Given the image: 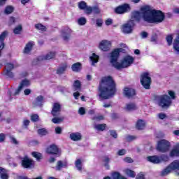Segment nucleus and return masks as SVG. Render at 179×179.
<instances>
[{"instance_id": "obj_1", "label": "nucleus", "mask_w": 179, "mask_h": 179, "mask_svg": "<svg viewBox=\"0 0 179 179\" xmlns=\"http://www.w3.org/2000/svg\"><path fill=\"white\" fill-rule=\"evenodd\" d=\"M141 12H132L131 19L136 22H141L142 17L143 20L147 23H162L164 20V13L161 10L153 9V7L150 6H143L141 8Z\"/></svg>"}, {"instance_id": "obj_2", "label": "nucleus", "mask_w": 179, "mask_h": 179, "mask_svg": "<svg viewBox=\"0 0 179 179\" xmlns=\"http://www.w3.org/2000/svg\"><path fill=\"white\" fill-rule=\"evenodd\" d=\"M99 90L100 92L99 97L108 100L115 94V83L112 76L103 77L99 85Z\"/></svg>"}, {"instance_id": "obj_3", "label": "nucleus", "mask_w": 179, "mask_h": 179, "mask_svg": "<svg viewBox=\"0 0 179 179\" xmlns=\"http://www.w3.org/2000/svg\"><path fill=\"white\" fill-rule=\"evenodd\" d=\"M122 51V48H117L115 49L110 53V62L112 66L117 70L131 66V64H134V61H135V59L132 56L128 55L124 57L120 63L118 62V57H120V52Z\"/></svg>"}, {"instance_id": "obj_4", "label": "nucleus", "mask_w": 179, "mask_h": 179, "mask_svg": "<svg viewBox=\"0 0 179 179\" xmlns=\"http://www.w3.org/2000/svg\"><path fill=\"white\" fill-rule=\"evenodd\" d=\"M172 103L171 99L167 94L158 96V104L162 108H169Z\"/></svg>"}, {"instance_id": "obj_5", "label": "nucleus", "mask_w": 179, "mask_h": 179, "mask_svg": "<svg viewBox=\"0 0 179 179\" xmlns=\"http://www.w3.org/2000/svg\"><path fill=\"white\" fill-rule=\"evenodd\" d=\"M157 150L161 153H166L170 150V142L166 140H161L158 141Z\"/></svg>"}, {"instance_id": "obj_6", "label": "nucleus", "mask_w": 179, "mask_h": 179, "mask_svg": "<svg viewBox=\"0 0 179 179\" xmlns=\"http://www.w3.org/2000/svg\"><path fill=\"white\" fill-rule=\"evenodd\" d=\"M134 27L135 22H134V20H130L122 26L121 30L124 34H131L134 30Z\"/></svg>"}, {"instance_id": "obj_7", "label": "nucleus", "mask_w": 179, "mask_h": 179, "mask_svg": "<svg viewBox=\"0 0 179 179\" xmlns=\"http://www.w3.org/2000/svg\"><path fill=\"white\" fill-rule=\"evenodd\" d=\"M141 83L145 89L150 88V83H152V78H150L148 73H144L141 75Z\"/></svg>"}, {"instance_id": "obj_8", "label": "nucleus", "mask_w": 179, "mask_h": 179, "mask_svg": "<svg viewBox=\"0 0 179 179\" xmlns=\"http://www.w3.org/2000/svg\"><path fill=\"white\" fill-rule=\"evenodd\" d=\"M15 69V65L13 64L7 63L5 66V70L3 74L7 78H10L11 79L15 78V74H13V71Z\"/></svg>"}, {"instance_id": "obj_9", "label": "nucleus", "mask_w": 179, "mask_h": 179, "mask_svg": "<svg viewBox=\"0 0 179 179\" xmlns=\"http://www.w3.org/2000/svg\"><path fill=\"white\" fill-rule=\"evenodd\" d=\"M46 152L48 155H55L57 157L61 156V151H59V148L55 144H52L46 149Z\"/></svg>"}, {"instance_id": "obj_10", "label": "nucleus", "mask_w": 179, "mask_h": 179, "mask_svg": "<svg viewBox=\"0 0 179 179\" xmlns=\"http://www.w3.org/2000/svg\"><path fill=\"white\" fill-rule=\"evenodd\" d=\"M99 48L101 51H110L111 50V42L107 40H103L99 43Z\"/></svg>"}, {"instance_id": "obj_11", "label": "nucleus", "mask_w": 179, "mask_h": 179, "mask_svg": "<svg viewBox=\"0 0 179 179\" xmlns=\"http://www.w3.org/2000/svg\"><path fill=\"white\" fill-rule=\"evenodd\" d=\"M72 34V29L66 27L61 31V37L64 41H69L71 40V35Z\"/></svg>"}, {"instance_id": "obj_12", "label": "nucleus", "mask_w": 179, "mask_h": 179, "mask_svg": "<svg viewBox=\"0 0 179 179\" xmlns=\"http://www.w3.org/2000/svg\"><path fill=\"white\" fill-rule=\"evenodd\" d=\"M129 10H131V6H129V4L125 3L116 8L115 12L119 15H122V13L129 12Z\"/></svg>"}, {"instance_id": "obj_13", "label": "nucleus", "mask_w": 179, "mask_h": 179, "mask_svg": "<svg viewBox=\"0 0 179 179\" xmlns=\"http://www.w3.org/2000/svg\"><path fill=\"white\" fill-rule=\"evenodd\" d=\"M34 165L33 159L29 158L27 155L22 159V166L24 169H31Z\"/></svg>"}, {"instance_id": "obj_14", "label": "nucleus", "mask_w": 179, "mask_h": 179, "mask_svg": "<svg viewBox=\"0 0 179 179\" xmlns=\"http://www.w3.org/2000/svg\"><path fill=\"white\" fill-rule=\"evenodd\" d=\"M51 114L53 117H59L61 115V104L58 103H53Z\"/></svg>"}, {"instance_id": "obj_15", "label": "nucleus", "mask_w": 179, "mask_h": 179, "mask_svg": "<svg viewBox=\"0 0 179 179\" xmlns=\"http://www.w3.org/2000/svg\"><path fill=\"white\" fill-rule=\"evenodd\" d=\"M57 53L55 52H50L45 55L39 56L37 59L38 61H48L50 59H54Z\"/></svg>"}, {"instance_id": "obj_16", "label": "nucleus", "mask_w": 179, "mask_h": 179, "mask_svg": "<svg viewBox=\"0 0 179 179\" xmlns=\"http://www.w3.org/2000/svg\"><path fill=\"white\" fill-rule=\"evenodd\" d=\"M30 86V80H27V79H24L23 80L19 87H18V89L15 90L14 94L15 96L19 94V93H20V91L22 90V89L24 88V87H27Z\"/></svg>"}, {"instance_id": "obj_17", "label": "nucleus", "mask_w": 179, "mask_h": 179, "mask_svg": "<svg viewBox=\"0 0 179 179\" xmlns=\"http://www.w3.org/2000/svg\"><path fill=\"white\" fill-rule=\"evenodd\" d=\"M124 94L128 99H132L134 96H136V91L133 88L125 87L124 90Z\"/></svg>"}, {"instance_id": "obj_18", "label": "nucleus", "mask_w": 179, "mask_h": 179, "mask_svg": "<svg viewBox=\"0 0 179 179\" xmlns=\"http://www.w3.org/2000/svg\"><path fill=\"white\" fill-rule=\"evenodd\" d=\"M34 107H43L44 104V96L39 95L34 100L32 103Z\"/></svg>"}, {"instance_id": "obj_19", "label": "nucleus", "mask_w": 179, "mask_h": 179, "mask_svg": "<svg viewBox=\"0 0 179 179\" xmlns=\"http://www.w3.org/2000/svg\"><path fill=\"white\" fill-rule=\"evenodd\" d=\"M33 47H34V41H31L28 42L23 50L24 54H30L31 50H33Z\"/></svg>"}, {"instance_id": "obj_20", "label": "nucleus", "mask_w": 179, "mask_h": 179, "mask_svg": "<svg viewBox=\"0 0 179 179\" xmlns=\"http://www.w3.org/2000/svg\"><path fill=\"white\" fill-rule=\"evenodd\" d=\"M66 167H68V162H66V160H64V161L59 160L57 162L56 170L57 171H61L62 168H66Z\"/></svg>"}, {"instance_id": "obj_21", "label": "nucleus", "mask_w": 179, "mask_h": 179, "mask_svg": "<svg viewBox=\"0 0 179 179\" xmlns=\"http://www.w3.org/2000/svg\"><path fill=\"white\" fill-rule=\"evenodd\" d=\"M148 162L153 163L154 164H159L160 163V157L157 155L148 156L147 157Z\"/></svg>"}, {"instance_id": "obj_22", "label": "nucleus", "mask_w": 179, "mask_h": 179, "mask_svg": "<svg viewBox=\"0 0 179 179\" xmlns=\"http://www.w3.org/2000/svg\"><path fill=\"white\" fill-rule=\"evenodd\" d=\"M70 139L75 142L82 140V134L79 132L72 133L70 134Z\"/></svg>"}, {"instance_id": "obj_23", "label": "nucleus", "mask_w": 179, "mask_h": 179, "mask_svg": "<svg viewBox=\"0 0 179 179\" xmlns=\"http://www.w3.org/2000/svg\"><path fill=\"white\" fill-rule=\"evenodd\" d=\"M145 127H146V122L143 120H138L136 123V128L139 131L142 129H145Z\"/></svg>"}, {"instance_id": "obj_24", "label": "nucleus", "mask_w": 179, "mask_h": 179, "mask_svg": "<svg viewBox=\"0 0 179 179\" xmlns=\"http://www.w3.org/2000/svg\"><path fill=\"white\" fill-rule=\"evenodd\" d=\"M138 108V106L135 103H129L126 104L125 110L127 111H135Z\"/></svg>"}, {"instance_id": "obj_25", "label": "nucleus", "mask_w": 179, "mask_h": 179, "mask_svg": "<svg viewBox=\"0 0 179 179\" xmlns=\"http://www.w3.org/2000/svg\"><path fill=\"white\" fill-rule=\"evenodd\" d=\"M53 117H54L52 119V122H53V124H61V122L65 120V117L64 116H61V115Z\"/></svg>"}, {"instance_id": "obj_26", "label": "nucleus", "mask_w": 179, "mask_h": 179, "mask_svg": "<svg viewBox=\"0 0 179 179\" xmlns=\"http://www.w3.org/2000/svg\"><path fill=\"white\" fill-rule=\"evenodd\" d=\"M0 178L1 179H8L9 178V174H8V171L1 167H0Z\"/></svg>"}, {"instance_id": "obj_27", "label": "nucleus", "mask_w": 179, "mask_h": 179, "mask_svg": "<svg viewBox=\"0 0 179 179\" xmlns=\"http://www.w3.org/2000/svg\"><path fill=\"white\" fill-rule=\"evenodd\" d=\"M71 69L73 72H80L82 69V64L80 62L75 63L71 66Z\"/></svg>"}, {"instance_id": "obj_28", "label": "nucleus", "mask_w": 179, "mask_h": 179, "mask_svg": "<svg viewBox=\"0 0 179 179\" xmlns=\"http://www.w3.org/2000/svg\"><path fill=\"white\" fill-rule=\"evenodd\" d=\"M173 48L177 52H179V31L177 33V36L174 40Z\"/></svg>"}, {"instance_id": "obj_29", "label": "nucleus", "mask_w": 179, "mask_h": 179, "mask_svg": "<svg viewBox=\"0 0 179 179\" xmlns=\"http://www.w3.org/2000/svg\"><path fill=\"white\" fill-rule=\"evenodd\" d=\"M99 55H96L95 53H93L92 56H90V59L92 62V65L94 66L95 64H97L99 62Z\"/></svg>"}, {"instance_id": "obj_30", "label": "nucleus", "mask_w": 179, "mask_h": 179, "mask_svg": "<svg viewBox=\"0 0 179 179\" xmlns=\"http://www.w3.org/2000/svg\"><path fill=\"white\" fill-rule=\"evenodd\" d=\"M75 166L78 171H82L83 170L82 159H77L75 162Z\"/></svg>"}, {"instance_id": "obj_31", "label": "nucleus", "mask_w": 179, "mask_h": 179, "mask_svg": "<svg viewBox=\"0 0 179 179\" xmlns=\"http://www.w3.org/2000/svg\"><path fill=\"white\" fill-rule=\"evenodd\" d=\"M81 87H82V84L80 83V81H79V80L74 81L73 89L76 91L78 92V90H80Z\"/></svg>"}, {"instance_id": "obj_32", "label": "nucleus", "mask_w": 179, "mask_h": 179, "mask_svg": "<svg viewBox=\"0 0 179 179\" xmlns=\"http://www.w3.org/2000/svg\"><path fill=\"white\" fill-rule=\"evenodd\" d=\"M103 162L106 169H107V170H110V165L108 164V163H110V157H108V156L103 157Z\"/></svg>"}, {"instance_id": "obj_33", "label": "nucleus", "mask_w": 179, "mask_h": 179, "mask_svg": "<svg viewBox=\"0 0 179 179\" xmlns=\"http://www.w3.org/2000/svg\"><path fill=\"white\" fill-rule=\"evenodd\" d=\"M13 10H15V8H13V6H8L6 7L4 13H6V15H10V13H13Z\"/></svg>"}, {"instance_id": "obj_34", "label": "nucleus", "mask_w": 179, "mask_h": 179, "mask_svg": "<svg viewBox=\"0 0 179 179\" xmlns=\"http://www.w3.org/2000/svg\"><path fill=\"white\" fill-rule=\"evenodd\" d=\"M125 174L128 176L129 177H131V178H135V172L131 169H126L124 170Z\"/></svg>"}, {"instance_id": "obj_35", "label": "nucleus", "mask_w": 179, "mask_h": 179, "mask_svg": "<svg viewBox=\"0 0 179 179\" xmlns=\"http://www.w3.org/2000/svg\"><path fill=\"white\" fill-rule=\"evenodd\" d=\"M66 71V65L62 66L59 67L57 70V75H62Z\"/></svg>"}, {"instance_id": "obj_36", "label": "nucleus", "mask_w": 179, "mask_h": 179, "mask_svg": "<svg viewBox=\"0 0 179 179\" xmlns=\"http://www.w3.org/2000/svg\"><path fill=\"white\" fill-rule=\"evenodd\" d=\"M171 157L179 156V148H174L170 152Z\"/></svg>"}, {"instance_id": "obj_37", "label": "nucleus", "mask_w": 179, "mask_h": 179, "mask_svg": "<svg viewBox=\"0 0 179 179\" xmlns=\"http://www.w3.org/2000/svg\"><path fill=\"white\" fill-rule=\"evenodd\" d=\"M94 128L96 129V131H104V129H106V124H95Z\"/></svg>"}, {"instance_id": "obj_38", "label": "nucleus", "mask_w": 179, "mask_h": 179, "mask_svg": "<svg viewBox=\"0 0 179 179\" xmlns=\"http://www.w3.org/2000/svg\"><path fill=\"white\" fill-rule=\"evenodd\" d=\"M38 135H41V136H44L45 135H48V131L45 129V128L39 129H38Z\"/></svg>"}, {"instance_id": "obj_39", "label": "nucleus", "mask_w": 179, "mask_h": 179, "mask_svg": "<svg viewBox=\"0 0 179 179\" xmlns=\"http://www.w3.org/2000/svg\"><path fill=\"white\" fill-rule=\"evenodd\" d=\"M87 20L85 17H80L78 20V24L79 26H85L87 23Z\"/></svg>"}, {"instance_id": "obj_40", "label": "nucleus", "mask_w": 179, "mask_h": 179, "mask_svg": "<svg viewBox=\"0 0 179 179\" xmlns=\"http://www.w3.org/2000/svg\"><path fill=\"white\" fill-rule=\"evenodd\" d=\"M8 33L7 31H4L1 35H0V43H3L5 41V38H6Z\"/></svg>"}, {"instance_id": "obj_41", "label": "nucleus", "mask_w": 179, "mask_h": 179, "mask_svg": "<svg viewBox=\"0 0 179 179\" xmlns=\"http://www.w3.org/2000/svg\"><path fill=\"white\" fill-rule=\"evenodd\" d=\"M22 25H18L14 29L13 33L14 34H20V33L22 32Z\"/></svg>"}, {"instance_id": "obj_42", "label": "nucleus", "mask_w": 179, "mask_h": 179, "mask_svg": "<svg viewBox=\"0 0 179 179\" xmlns=\"http://www.w3.org/2000/svg\"><path fill=\"white\" fill-rule=\"evenodd\" d=\"M159 157V163H162V162H169V158L166 155H162Z\"/></svg>"}, {"instance_id": "obj_43", "label": "nucleus", "mask_w": 179, "mask_h": 179, "mask_svg": "<svg viewBox=\"0 0 179 179\" xmlns=\"http://www.w3.org/2000/svg\"><path fill=\"white\" fill-rule=\"evenodd\" d=\"M33 157H35L38 162L41 159V153L37 152H32Z\"/></svg>"}, {"instance_id": "obj_44", "label": "nucleus", "mask_w": 179, "mask_h": 179, "mask_svg": "<svg viewBox=\"0 0 179 179\" xmlns=\"http://www.w3.org/2000/svg\"><path fill=\"white\" fill-rule=\"evenodd\" d=\"M87 7V5H86V2L81 1L78 3V8L79 9H81L83 10H85L86 8Z\"/></svg>"}, {"instance_id": "obj_45", "label": "nucleus", "mask_w": 179, "mask_h": 179, "mask_svg": "<svg viewBox=\"0 0 179 179\" xmlns=\"http://www.w3.org/2000/svg\"><path fill=\"white\" fill-rule=\"evenodd\" d=\"M35 27L37 29V30H41V31H45V26L41 24H35Z\"/></svg>"}, {"instance_id": "obj_46", "label": "nucleus", "mask_w": 179, "mask_h": 179, "mask_svg": "<svg viewBox=\"0 0 179 179\" xmlns=\"http://www.w3.org/2000/svg\"><path fill=\"white\" fill-rule=\"evenodd\" d=\"M112 177L113 179H121L123 176H121V174L118 172H114L112 173Z\"/></svg>"}, {"instance_id": "obj_47", "label": "nucleus", "mask_w": 179, "mask_h": 179, "mask_svg": "<svg viewBox=\"0 0 179 179\" xmlns=\"http://www.w3.org/2000/svg\"><path fill=\"white\" fill-rule=\"evenodd\" d=\"M168 43V45H171L173 44V35H169L166 38Z\"/></svg>"}, {"instance_id": "obj_48", "label": "nucleus", "mask_w": 179, "mask_h": 179, "mask_svg": "<svg viewBox=\"0 0 179 179\" xmlns=\"http://www.w3.org/2000/svg\"><path fill=\"white\" fill-rule=\"evenodd\" d=\"M84 10L87 15H90L93 12V7L87 6Z\"/></svg>"}, {"instance_id": "obj_49", "label": "nucleus", "mask_w": 179, "mask_h": 179, "mask_svg": "<svg viewBox=\"0 0 179 179\" xmlns=\"http://www.w3.org/2000/svg\"><path fill=\"white\" fill-rule=\"evenodd\" d=\"M31 121H32V122H37V121H38V115L37 114L31 115Z\"/></svg>"}, {"instance_id": "obj_50", "label": "nucleus", "mask_w": 179, "mask_h": 179, "mask_svg": "<svg viewBox=\"0 0 179 179\" xmlns=\"http://www.w3.org/2000/svg\"><path fill=\"white\" fill-rule=\"evenodd\" d=\"M102 120H104V116L103 115H97L92 117L93 121H102Z\"/></svg>"}, {"instance_id": "obj_51", "label": "nucleus", "mask_w": 179, "mask_h": 179, "mask_svg": "<svg viewBox=\"0 0 179 179\" xmlns=\"http://www.w3.org/2000/svg\"><path fill=\"white\" fill-rule=\"evenodd\" d=\"M168 94H169L171 100H176V93L174 92L169 91Z\"/></svg>"}, {"instance_id": "obj_52", "label": "nucleus", "mask_w": 179, "mask_h": 179, "mask_svg": "<svg viewBox=\"0 0 179 179\" xmlns=\"http://www.w3.org/2000/svg\"><path fill=\"white\" fill-rule=\"evenodd\" d=\"M78 114L80 115H85V114H86V109H85L84 107L80 108L78 110Z\"/></svg>"}, {"instance_id": "obj_53", "label": "nucleus", "mask_w": 179, "mask_h": 179, "mask_svg": "<svg viewBox=\"0 0 179 179\" xmlns=\"http://www.w3.org/2000/svg\"><path fill=\"white\" fill-rule=\"evenodd\" d=\"M92 12L93 13H96V15H98L99 13H100V8H99V7L97 6H94L92 7Z\"/></svg>"}, {"instance_id": "obj_54", "label": "nucleus", "mask_w": 179, "mask_h": 179, "mask_svg": "<svg viewBox=\"0 0 179 179\" xmlns=\"http://www.w3.org/2000/svg\"><path fill=\"white\" fill-rule=\"evenodd\" d=\"M124 162H125V163H134V159L129 157H126L124 158Z\"/></svg>"}, {"instance_id": "obj_55", "label": "nucleus", "mask_w": 179, "mask_h": 179, "mask_svg": "<svg viewBox=\"0 0 179 179\" xmlns=\"http://www.w3.org/2000/svg\"><path fill=\"white\" fill-rule=\"evenodd\" d=\"M10 139L11 141V143H13V145H19V142L17 141V140H16L15 137L10 136Z\"/></svg>"}, {"instance_id": "obj_56", "label": "nucleus", "mask_w": 179, "mask_h": 179, "mask_svg": "<svg viewBox=\"0 0 179 179\" xmlns=\"http://www.w3.org/2000/svg\"><path fill=\"white\" fill-rule=\"evenodd\" d=\"M126 153H127V150H125V149L120 150L117 152L118 156H124Z\"/></svg>"}, {"instance_id": "obj_57", "label": "nucleus", "mask_w": 179, "mask_h": 179, "mask_svg": "<svg viewBox=\"0 0 179 179\" xmlns=\"http://www.w3.org/2000/svg\"><path fill=\"white\" fill-rule=\"evenodd\" d=\"M55 134H57L58 135H60V134H62V128L57 127L55 129Z\"/></svg>"}, {"instance_id": "obj_58", "label": "nucleus", "mask_w": 179, "mask_h": 179, "mask_svg": "<svg viewBox=\"0 0 179 179\" xmlns=\"http://www.w3.org/2000/svg\"><path fill=\"white\" fill-rule=\"evenodd\" d=\"M152 43H157V34H154L151 37Z\"/></svg>"}, {"instance_id": "obj_59", "label": "nucleus", "mask_w": 179, "mask_h": 179, "mask_svg": "<svg viewBox=\"0 0 179 179\" xmlns=\"http://www.w3.org/2000/svg\"><path fill=\"white\" fill-rule=\"evenodd\" d=\"M29 124H30V120H24V121H23V127H24V128H27V127H29Z\"/></svg>"}, {"instance_id": "obj_60", "label": "nucleus", "mask_w": 179, "mask_h": 179, "mask_svg": "<svg viewBox=\"0 0 179 179\" xmlns=\"http://www.w3.org/2000/svg\"><path fill=\"white\" fill-rule=\"evenodd\" d=\"M96 25L98 26V27H101V26H103V20L101 19L96 20Z\"/></svg>"}, {"instance_id": "obj_61", "label": "nucleus", "mask_w": 179, "mask_h": 179, "mask_svg": "<svg viewBox=\"0 0 179 179\" xmlns=\"http://www.w3.org/2000/svg\"><path fill=\"white\" fill-rule=\"evenodd\" d=\"M141 36L142 38H147L148 36H149V34H148L146 31H143L141 32Z\"/></svg>"}, {"instance_id": "obj_62", "label": "nucleus", "mask_w": 179, "mask_h": 179, "mask_svg": "<svg viewBox=\"0 0 179 179\" xmlns=\"http://www.w3.org/2000/svg\"><path fill=\"white\" fill-rule=\"evenodd\" d=\"M110 134L111 136H113V138H116L117 136V132L115 131H114V130H110Z\"/></svg>"}, {"instance_id": "obj_63", "label": "nucleus", "mask_w": 179, "mask_h": 179, "mask_svg": "<svg viewBox=\"0 0 179 179\" xmlns=\"http://www.w3.org/2000/svg\"><path fill=\"white\" fill-rule=\"evenodd\" d=\"M136 179H145V175H143L142 173H140L137 175Z\"/></svg>"}, {"instance_id": "obj_64", "label": "nucleus", "mask_w": 179, "mask_h": 179, "mask_svg": "<svg viewBox=\"0 0 179 179\" xmlns=\"http://www.w3.org/2000/svg\"><path fill=\"white\" fill-rule=\"evenodd\" d=\"M158 117L159 118V120H164V118H166V114L159 113L158 114Z\"/></svg>"}]
</instances>
